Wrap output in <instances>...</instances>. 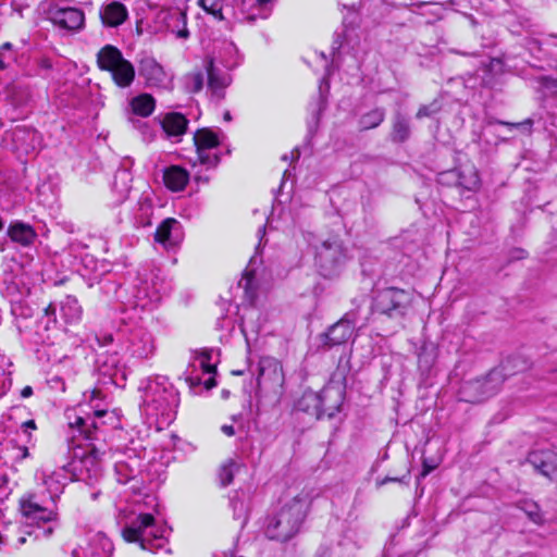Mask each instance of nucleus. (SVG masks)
<instances>
[{"label": "nucleus", "instance_id": "1", "mask_svg": "<svg viewBox=\"0 0 557 557\" xmlns=\"http://www.w3.org/2000/svg\"><path fill=\"white\" fill-rule=\"evenodd\" d=\"M527 368L528 362L522 357H509L485 376L466 381L460 387V397L467 403L483 401L494 396L508 377Z\"/></svg>", "mask_w": 557, "mask_h": 557}, {"label": "nucleus", "instance_id": "2", "mask_svg": "<svg viewBox=\"0 0 557 557\" xmlns=\"http://www.w3.org/2000/svg\"><path fill=\"white\" fill-rule=\"evenodd\" d=\"M311 505V498L307 493H300L285 503L280 511L265 527V535L270 540L286 542L298 531Z\"/></svg>", "mask_w": 557, "mask_h": 557}, {"label": "nucleus", "instance_id": "3", "mask_svg": "<svg viewBox=\"0 0 557 557\" xmlns=\"http://www.w3.org/2000/svg\"><path fill=\"white\" fill-rule=\"evenodd\" d=\"M178 403V393L164 379L150 380L144 388L145 413L151 418H161L162 423H169L174 419Z\"/></svg>", "mask_w": 557, "mask_h": 557}, {"label": "nucleus", "instance_id": "4", "mask_svg": "<svg viewBox=\"0 0 557 557\" xmlns=\"http://www.w3.org/2000/svg\"><path fill=\"white\" fill-rule=\"evenodd\" d=\"M163 532L156 528L152 515L141 513L123 529L122 535L126 542L138 543L143 549L153 552L163 546Z\"/></svg>", "mask_w": 557, "mask_h": 557}, {"label": "nucleus", "instance_id": "5", "mask_svg": "<svg viewBox=\"0 0 557 557\" xmlns=\"http://www.w3.org/2000/svg\"><path fill=\"white\" fill-rule=\"evenodd\" d=\"M412 299V294L408 290L387 287L375 293L372 311L393 320H400L407 314Z\"/></svg>", "mask_w": 557, "mask_h": 557}, {"label": "nucleus", "instance_id": "6", "mask_svg": "<svg viewBox=\"0 0 557 557\" xmlns=\"http://www.w3.org/2000/svg\"><path fill=\"white\" fill-rule=\"evenodd\" d=\"M100 70L111 73L113 82L121 88L129 87L135 79V67L114 46L107 45L97 53Z\"/></svg>", "mask_w": 557, "mask_h": 557}, {"label": "nucleus", "instance_id": "7", "mask_svg": "<svg viewBox=\"0 0 557 557\" xmlns=\"http://www.w3.org/2000/svg\"><path fill=\"white\" fill-rule=\"evenodd\" d=\"M257 393L280 397L283 394L285 376L280 361L263 357L259 361Z\"/></svg>", "mask_w": 557, "mask_h": 557}, {"label": "nucleus", "instance_id": "8", "mask_svg": "<svg viewBox=\"0 0 557 557\" xmlns=\"http://www.w3.org/2000/svg\"><path fill=\"white\" fill-rule=\"evenodd\" d=\"M345 261L346 250L339 239H326L317 247L315 263L323 276L334 275Z\"/></svg>", "mask_w": 557, "mask_h": 557}, {"label": "nucleus", "instance_id": "9", "mask_svg": "<svg viewBox=\"0 0 557 557\" xmlns=\"http://www.w3.org/2000/svg\"><path fill=\"white\" fill-rule=\"evenodd\" d=\"M197 159L199 163L208 166H215L219 163V156L211 152L220 144L218 135L209 128L198 129L194 135Z\"/></svg>", "mask_w": 557, "mask_h": 557}, {"label": "nucleus", "instance_id": "10", "mask_svg": "<svg viewBox=\"0 0 557 557\" xmlns=\"http://www.w3.org/2000/svg\"><path fill=\"white\" fill-rule=\"evenodd\" d=\"M48 18L54 26L69 32H78L85 26L84 12L74 7L50 8Z\"/></svg>", "mask_w": 557, "mask_h": 557}, {"label": "nucleus", "instance_id": "11", "mask_svg": "<svg viewBox=\"0 0 557 557\" xmlns=\"http://www.w3.org/2000/svg\"><path fill=\"white\" fill-rule=\"evenodd\" d=\"M21 512L29 523H52L58 519L53 508L40 505L33 495L21 499Z\"/></svg>", "mask_w": 557, "mask_h": 557}, {"label": "nucleus", "instance_id": "12", "mask_svg": "<svg viewBox=\"0 0 557 557\" xmlns=\"http://www.w3.org/2000/svg\"><path fill=\"white\" fill-rule=\"evenodd\" d=\"M139 75L146 81L149 87H165L169 75L163 66L152 57L145 55L140 59L138 65Z\"/></svg>", "mask_w": 557, "mask_h": 557}, {"label": "nucleus", "instance_id": "13", "mask_svg": "<svg viewBox=\"0 0 557 557\" xmlns=\"http://www.w3.org/2000/svg\"><path fill=\"white\" fill-rule=\"evenodd\" d=\"M154 240L165 249L178 246L183 240L181 223L173 218L163 220L156 230Z\"/></svg>", "mask_w": 557, "mask_h": 557}, {"label": "nucleus", "instance_id": "14", "mask_svg": "<svg viewBox=\"0 0 557 557\" xmlns=\"http://www.w3.org/2000/svg\"><path fill=\"white\" fill-rule=\"evenodd\" d=\"M205 70L208 77V90L213 97L221 100L224 98L225 88L231 84V75L214 64L213 59L206 60Z\"/></svg>", "mask_w": 557, "mask_h": 557}, {"label": "nucleus", "instance_id": "15", "mask_svg": "<svg viewBox=\"0 0 557 557\" xmlns=\"http://www.w3.org/2000/svg\"><path fill=\"white\" fill-rule=\"evenodd\" d=\"M321 417L333 418L344 401V389L339 385H327L319 392Z\"/></svg>", "mask_w": 557, "mask_h": 557}, {"label": "nucleus", "instance_id": "16", "mask_svg": "<svg viewBox=\"0 0 557 557\" xmlns=\"http://www.w3.org/2000/svg\"><path fill=\"white\" fill-rule=\"evenodd\" d=\"M528 461L544 476L557 480V455L549 450L532 451Z\"/></svg>", "mask_w": 557, "mask_h": 557}, {"label": "nucleus", "instance_id": "17", "mask_svg": "<svg viewBox=\"0 0 557 557\" xmlns=\"http://www.w3.org/2000/svg\"><path fill=\"white\" fill-rule=\"evenodd\" d=\"M113 544L103 533H97L86 549H74L73 557H111Z\"/></svg>", "mask_w": 557, "mask_h": 557}, {"label": "nucleus", "instance_id": "18", "mask_svg": "<svg viewBox=\"0 0 557 557\" xmlns=\"http://www.w3.org/2000/svg\"><path fill=\"white\" fill-rule=\"evenodd\" d=\"M355 330L354 321L347 317L333 324L325 333L326 344L330 346L342 345L348 342Z\"/></svg>", "mask_w": 557, "mask_h": 557}, {"label": "nucleus", "instance_id": "19", "mask_svg": "<svg viewBox=\"0 0 557 557\" xmlns=\"http://www.w3.org/2000/svg\"><path fill=\"white\" fill-rule=\"evenodd\" d=\"M127 17L126 7L119 1H112L100 9V18L106 27H119Z\"/></svg>", "mask_w": 557, "mask_h": 557}, {"label": "nucleus", "instance_id": "20", "mask_svg": "<svg viewBox=\"0 0 557 557\" xmlns=\"http://www.w3.org/2000/svg\"><path fill=\"white\" fill-rule=\"evenodd\" d=\"M8 236L12 242L28 247L34 244L37 234L30 225L23 222H14L8 228Z\"/></svg>", "mask_w": 557, "mask_h": 557}, {"label": "nucleus", "instance_id": "21", "mask_svg": "<svg viewBox=\"0 0 557 557\" xmlns=\"http://www.w3.org/2000/svg\"><path fill=\"white\" fill-rule=\"evenodd\" d=\"M188 178L187 171L177 165L168 168L163 174L165 186L173 191L183 190L188 183Z\"/></svg>", "mask_w": 557, "mask_h": 557}, {"label": "nucleus", "instance_id": "22", "mask_svg": "<svg viewBox=\"0 0 557 557\" xmlns=\"http://www.w3.org/2000/svg\"><path fill=\"white\" fill-rule=\"evenodd\" d=\"M104 414L106 410H96L92 418L88 417L86 419L77 416L74 421L69 422V426L76 430L85 440H94L92 430L98 428L95 418H101Z\"/></svg>", "mask_w": 557, "mask_h": 557}, {"label": "nucleus", "instance_id": "23", "mask_svg": "<svg viewBox=\"0 0 557 557\" xmlns=\"http://www.w3.org/2000/svg\"><path fill=\"white\" fill-rule=\"evenodd\" d=\"M187 119L177 112L165 114L162 121V127L169 136H180L185 133L187 128Z\"/></svg>", "mask_w": 557, "mask_h": 557}, {"label": "nucleus", "instance_id": "24", "mask_svg": "<svg viewBox=\"0 0 557 557\" xmlns=\"http://www.w3.org/2000/svg\"><path fill=\"white\" fill-rule=\"evenodd\" d=\"M411 134L410 123L400 112H396L393 119L391 139L394 143H405Z\"/></svg>", "mask_w": 557, "mask_h": 557}, {"label": "nucleus", "instance_id": "25", "mask_svg": "<svg viewBox=\"0 0 557 557\" xmlns=\"http://www.w3.org/2000/svg\"><path fill=\"white\" fill-rule=\"evenodd\" d=\"M298 408L305 412L315 416L318 419L321 418V400L319 393L313 391L305 392L298 400Z\"/></svg>", "mask_w": 557, "mask_h": 557}, {"label": "nucleus", "instance_id": "26", "mask_svg": "<svg viewBox=\"0 0 557 557\" xmlns=\"http://www.w3.org/2000/svg\"><path fill=\"white\" fill-rule=\"evenodd\" d=\"M156 107V101L152 96L148 94L139 95L132 99L131 108L134 114L147 117L149 116Z\"/></svg>", "mask_w": 557, "mask_h": 557}, {"label": "nucleus", "instance_id": "27", "mask_svg": "<svg viewBox=\"0 0 557 557\" xmlns=\"http://www.w3.org/2000/svg\"><path fill=\"white\" fill-rule=\"evenodd\" d=\"M82 307L73 296H66L61 302V313L66 323H73L81 319Z\"/></svg>", "mask_w": 557, "mask_h": 557}, {"label": "nucleus", "instance_id": "28", "mask_svg": "<svg viewBox=\"0 0 557 557\" xmlns=\"http://www.w3.org/2000/svg\"><path fill=\"white\" fill-rule=\"evenodd\" d=\"M274 0H243V5L249 7L253 13L249 14L247 18L253 21L256 17L267 18L272 10Z\"/></svg>", "mask_w": 557, "mask_h": 557}, {"label": "nucleus", "instance_id": "29", "mask_svg": "<svg viewBox=\"0 0 557 557\" xmlns=\"http://www.w3.org/2000/svg\"><path fill=\"white\" fill-rule=\"evenodd\" d=\"M170 24L169 27H171L172 32L176 34L177 38L187 39L189 36V32L187 29V17L186 13L175 10L170 13Z\"/></svg>", "mask_w": 557, "mask_h": 557}, {"label": "nucleus", "instance_id": "30", "mask_svg": "<svg viewBox=\"0 0 557 557\" xmlns=\"http://www.w3.org/2000/svg\"><path fill=\"white\" fill-rule=\"evenodd\" d=\"M458 184L467 190H474L479 187L480 177L474 166H466L459 172Z\"/></svg>", "mask_w": 557, "mask_h": 557}, {"label": "nucleus", "instance_id": "31", "mask_svg": "<svg viewBox=\"0 0 557 557\" xmlns=\"http://www.w3.org/2000/svg\"><path fill=\"white\" fill-rule=\"evenodd\" d=\"M138 341V343H133V354L138 358H147L154 350L152 337L148 333H143Z\"/></svg>", "mask_w": 557, "mask_h": 557}, {"label": "nucleus", "instance_id": "32", "mask_svg": "<svg viewBox=\"0 0 557 557\" xmlns=\"http://www.w3.org/2000/svg\"><path fill=\"white\" fill-rule=\"evenodd\" d=\"M385 119L383 109H374L360 117V127L362 129H371L377 127Z\"/></svg>", "mask_w": 557, "mask_h": 557}, {"label": "nucleus", "instance_id": "33", "mask_svg": "<svg viewBox=\"0 0 557 557\" xmlns=\"http://www.w3.org/2000/svg\"><path fill=\"white\" fill-rule=\"evenodd\" d=\"M240 465L234 460H227L219 471L221 485L226 486L233 482L234 474L239 470Z\"/></svg>", "mask_w": 557, "mask_h": 557}, {"label": "nucleus", "instance_id": "34", "mask_svg": "<svg viewBox=\"0 0 557 557\" xmlns=\"http://www.w3.org/2000/svg\"><path fill=\"white\" fill-rule=\"evenodd\" d=\"M153 206L152 202L148 199H141L138 202V213L136 215V221L141 226L151 225L150 216L152 214Z\"/></svg>", "mask_w": 557, "mask_h": 557}, {"label": "nucleus", "instance_id": "35", "mask_svg": "<svg viewBox=\"0 0 557 557\" xmlns=\"http://www.w3.org/2000/svg\"><path fill=\"white\" fill-rule=\"evenodd\" d=\"M131 173L126 170H119L115 173L113 188L122 196L126 197L129 191Z\"/></svg>", "mask_w": 557, "mask_h": 557}, {"label": "nucleus", "instance_id": "36", "mask_svg": "<svg viewBox=\"0 0 557 557\" xmlns=\"http://www.w3.org/2000/svg\"><path fill=\"white\" fill-rule=\"evenodd\" d=\"M198 4L203 11L211 14L219 21H223L224 16L222 13L223 4L222 0H199Z\"/></svg>", "mask_w": 557, "mask_h": 557}, {"label": "nucleus", "instance_id": "37", "mask_svg": "<svg viewBox=\"0 0 557 557\" xmlns=\"http://www.w3.org/2000/svg\"><path fill=\"white\" fill-rule=\"evenodd\" d=\"M104 455V445L97 446L94 443H90L85 448L83 459L85 460V462L90 461V463H94L96 461H100Z\"/></svg>", "mask_w": 557, "mask_h": 557}, {"label": "nucleus", "instance_id": "38", "mask_svg": "<svg viewBox=\"0 0 557 557\" xmlns=\"http://www.w3.org/2000/svg\"><path fill=\"white\" fill-rule=\"evenodd\" d=\"M519 508H521L533 522L542 523V515L536 503L523 500L519 503Z\"/></svg>", "mask_w": 557, "mask_h": 557}, {"label": "nucleus", "instance_id": "39", "mask_svg": "<svg viewBox=\"0 0 557 557\" xmlns=\"http://www.w3.org/2000/svg\"><path fill=\"white\" fill-rule=\"evenodd\" d=\"M203 82L201 72H193L186 76V88L189 92H199L203 88Z\"/></svg>", "mask_w": 557, "mask_h": 557}, {"label": "nucleus", "instance_id": "40", "mask_svg": "<svg viewBox=\"0 0 557 557\" xmlns=\"http://www.w3.org/2000/svg\"><path fill=\"white\" fill-rule=\"evenodd\" d=\"M211 356H212V351L211 350H202L201 352H199V355L197 357V360L199 361L200 368L206 373H213V372H215V366L211 364Z\"/></svg>", "mask_w": 557, "mask_h": 557}, {"label": "nucleus", "instance_id": "41", "mask_svg": "<svg viewBox=\"0 0 557 557\" xmlns=\"http://www.w3.org/2000/svg\"><path fill=\"white\" fill-rule=\"evenodd\" d=\"M232 507H233L234 518L236 520L245 521L247 518V512H248V507L245 504V502L242 499H238V498H234L232 500Z\"/></svg>", "mask_w": 557, "mask_h": 557}, {"label": "nucleus", "instance_id": "42", "mask_svg": "<svg viewBox=\"0 0 557 557\" xmlns=\"http://www.w3.org/2000/svg\"><path fill=\"white\" fill-rule=\"evenodd\" d=\"M440 111V106L436 101L430 104H423L419 108L416 117L421 120L424 117H430Z\"/></svg>", "mask_w": 557, "mask_h": 557}, {"label": "nucleus", "instance_id": "43", "mask_svg": "<svg viewBox=\"0 0 557 557\" xmlns=\"http://www.w3.org/2000/svg\"><path fill=\"white\" fill-rule=\"evenodd\" d=\"M35 135H36L35 132H26L23 129H15L13 133V140L17 143L20 140L25 139V137H32V139H34Z\"/></svg>", "mask_w": 557, "mask_h": 557}, {"label": "nucleus", "instance_id": "44", "mask_svg": "<svg viewBox=\"0 0 557 557\" xmlns=\"http://www.w3.org/2000/svg\"><path fill=\"white\" fill-rule=\"evenodd\" d=\"M251 283V273L246 272L244 277L239 282V286L243 287L246 292L250 288Z\"/></svg>", "mask_w": 557, "mask_h": 557}, {"label": "nucleus", "instance_id": "45", "mask_svg": "<svg viewBox=\"0 0 557 557\" xmlns=\"http://www.w3.org/2000/svg\"><path fill=\"white\" fill-rule=\"evenodd\" d=\"M436 468V465L429 463L426 459L423 460V470L421 472V476H426L431 471H433Z\"/></svg>", "mask_w": 557, "mask_h": 557}, {"label": "nucleus", "instance_id": "46", "mask_svg": "<svg viewBox=\"0 0 557 557\" xmlns=\"http://www.w3.org/2000/svg\"><path fill=\"white\" fill-rule=\"evenodd\" d=\"M18 456L15 458L16 460H23L29 456L28 448L26 446H17Z\"/></svg>", "mask_w": 557, "mask_h": 557}, {"label": "nucleus", "instance_id": "47", "mask_svg": "<svg viewBox=\"0 0 557 557\" xmlns=\"http://www.w3.org/2000/svg\"><path fill=\"white\" fill-rule=\"evenodd\" d=\"M500 124H504V125H507V126H511V127H520V126H531L532 124V121L531 120H525L524 122H521V123H507V122H499Z\"/></svg>", "mask_w": 557, "mask_h": 557}, {"label": "nucleus", "instance_id": "48", "mask_svg": "<svg viewBox=\"0 0 557 557\" xmlns=\"http://www.w3.org/2000/svg\"><path fill=\"white\" fill-rule=\"evenodd\" d=\"M45 314L47 317H52V321L55 322V307L53 305H49L46 309H45Z\"/></svg>", "mask_w": 557, "mask_h": 557}, {"label": "nucleus", "instance_id": "49", "mask_svg": "<svg viewBox=\"0 0 557 557\" xmlns=\"http://www.w3.org/2000/svg\"><path fill=\"white\" fill-rule=\"evenodd\" d=\"M222 432L224 434H226L227 436H233L235 434V430L233 428V425H227V424H224L222 428H221Z\"/></svg>", "mask_w": 557, "mask_h": 557}, {"label": "nucleus", "instance_id": "50", "mask_svg": "<svg viewBox=\"0 0 557 557\" xmlns=\"http://www.w3.org/2000/svg\"><path fill=\"white\" fill-rule=\"evenodd\" d=\"M22 428L24 429L25 432H27L28 429L35 430L36 423L34 420H28L22 424Z\"/></svg>", "mask_w": 557, "mask_h": 557}, {"label": "nucleus", "instance_id": "51", "mask_svg": "<svg viewBox=\"0 0 557 557\" xmlns=\"http://www.w3.org/2000/svg\"><path fill=\"white\" fill-rule=\"evenodd\" d=\"M33 395V388L30 386H25L22 391H21V396L26 398V397H29Z\"/></svg>", "mask_w": 557, "mask_h": 557}, {"label": "nucleus", "instance_id": "52", "mask_svg": "<svg viewBox=\"0 0 557 557\" xmlns=\"http://www.w3.org/2000/svg\"><path fill=\"white\" fill-rule=\"evenodd\" d=\"M54 531V528L49 525L48 528L44 529L42 534L45 537H49Z\"/></svg>", "mask_w": 557, "mask_h": 557}, {"label": "nucleus", "instance_id": "53", "mask_svg": "<svg viewBox=\"0 0 557 557\" xmlns=\"http://www.w3.org/2000/svg\"><path fill=\"white\" fill-rule=\"evenodd\" d=\"M187 382H189L190 386L193 387V386L200 384V379L199 377H196V379L187 377Z\"/></svg>", "mask_w": 557, "mask_h": 557}, {"label": "nucleus", "instance_id": "54", "mask_svg": "<svg viewBox=\"0 0 557 557\" xmlns=\"http://www.w3.org/2000/svg\"><path fill=\"white\" fill-rule=\"evenodd\" d=\"M215 385H216V382H215L214 379H209V380L206 381V387L207 388H211V387H213Z\"/></svg>", "mask_w": 557, "mask_h": 557}, {"label": "nucleus", "instance_id": "55", "mask_svg": "<svg viewBox=\"0 0 557 557\" xmlns=\"http://www.w3.org/2000/svg\"><path fill=\"white\" fill-rule=\"evenodd\" d=\"M396 481H400V480H399V479H397V478H389V476H387V478H385V479L382 481V484H385V483H387V482H396Z\"/></svg>", "mask_w": 557, "mask_h": 557}, {"label": "nucleus", "instance_id": "56", "mask_svg": "<svg viewBox=\"0 0 557 557\" xmlns=\"http://www.w3.org/2000/svg\"><path fill=\"white\" fill-rule=\"evenodd\" d=\"M25 542H26V537L25 536H21L17 540L18 545H23Z\"/></svg>", "mask_w": 557, "mask_h": 557}, {"label": "nucleus", "instance_id": "57", "mask_svg": "<svg viewBox=\"0 0 557 557\" xmlns=\"http://www.w3.org/2000/svg\"><path fill=\"white\" fill-rule=\"evenodd\" d=\"M3 69H5V64H4V62L0 59V70H3Z\"/></svg>", "mask_w": 557, "mask_h": 557}, {"label": "nucleus", "instance_id": "58", "mask_svg": "<svg viewBox=\"0 0 557 557\" xmlns=\"http://www.w3.org/2000/svg\"><path fill=\"white\" fill-rule=\"evenodd\" d=\"M224 119H225V120H231L230 112H226V113L224 114Z\"/></svg>", "mask_w": 557, "mask_h": 557}, {"label": "nucleus", "instance_id": "59", "mask_svg": "<svg viewBox=\"0 0 557 557\" xmlns=\"http://www.w3.org/2000/svg\"><path fill=\"white\" fill-rule=\"evenodd\" d=\"M99 392L98 391H92V396L96 397V395L98 394Z\"/></svg>", "mask_w": 557, "mask_h": 557}, {"label": "nucleus", "instance_id": "60", "mask_svg": "<svg viewBox=\"0 0 557 557\" xmlns=\"http://www.w3.org/2000/svg\"><path fill=\"white\" fill-rule=\"evenodd\" d=\"M2 47L3 48H10V44H4Z\"/></svg>", "mask_w": 557, "mask_h": 557}, {"label": "nucleus", "instance_id": "61", "mask_svg": "<svg viewBox=\"0 0 557 557\" xmlns=\"http://www.w3.org/2000/svg\"><path fill=\"white\" fill-rule=\"evenodd\" d=\"M3 543L2 535H0V545Z\"/></svg>", "mask_w": 557, "mask_h": 557}]
</instances>
